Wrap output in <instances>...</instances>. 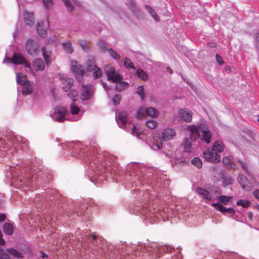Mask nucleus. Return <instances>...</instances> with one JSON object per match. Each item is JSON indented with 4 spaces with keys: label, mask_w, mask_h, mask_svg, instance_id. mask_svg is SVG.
Segmentation results:
<instances>
[{
    "label": "nucleus",
    "mask_w": 259,
    "mask_h": 259,
    "mask_svg": "<svg viewBox=\"0 0 259 259\" xmlns=\"http://www.w3.org/2000/svg\"><path fill=\"white\" fill-rule=\"evenodd\" d=\"M253 194L255 198H256L257 199H259V190L258 189H255L253 191Z\"/></svg>",
    "instance_id": "obj_52"
},
{
    "label": "nucleus",
    "mask_w": 259,
    "mask_h": 259,
    "mask_svg": "<svg viewBox=\"0 0 259 259\" xmlns=\"http://www.w3.org/2000/svg\"><path fill=\"white\" fill-rule=\"evenodd\" d=\"M87 70L93 72V77L95 79L100 78L102 75V71L101 69L91 61L87 63Z\"/></svg>",
    "instance_id": "obj_9"
},
{
    "label": "nucleus",
    "mask_w": 259,
    "mask_h": 259,
    "mask_svg": "<svg viewBox=\"0 0 259 259\" xmlns=\"http://www.w3.org/2000/svg\"><path fill=\"white\" fill-rule=\"evenodd\" d=\"M191 163L193 165L196 166L198 168L201 167L202 164L201 160L198 157L194 158L192 160Z\"/></svg>",
    "instance_id": "obj_40"
},
{
    "label": "nucleus",
    "mask_w": 259,
    "mask_h": 259,
    "mask_svg": "<svg viewBox=\"0 0 259 259\" xmlns=\"http://www.w3.org/2000/svg\"><path fill=\"white\" fill-rule=\"evenodd\" d=\"M217 200L219 202L213 203L211 205L213 206L217 210L223 212H228L232 214H234L235 212V210L232 208H227L223 206L221 204L224 205H228L231 203L233 200V197L231 196L222 195L217 197Z\"/></svg>",
    "instance_id": "obj_3"
},
{
    "label": "nucleus",
    "mask_w": 259,
    "mask_h": 259,
    "mask_svg": "<svg viewBox=\"0 0 259 259\" xmlns=\"http://www.w3.org/2000/svg\"><path fill=\"white\" fill-rule=\"evenodd\" d=\"M149 100L152 103H156L157 102L156 98L154 96H150L149 97Z\"/></svg>",
    "instance_id": "obj_53"
},
{
    "label": "nucleus",
    "mask_w": 259,
    "mask_h": 259,
    "mask_svg": "<svg viewBox=\"0 0 259 259\" xmlns=\"http://www.w3.org/2000/svg\"><path fill=\"white\" fill-rule=\"evenodd\" d=\"M178 115L179 117L183 121L186 122H190L192 121V112L187 109H181L178 111Z\"/></svg>",
    "instance_id": "obj_13"
},
{
    "label": "nucleus",
    "mask_w": 259,
    "mask_h": 259,
    "mask_svg": "<svg viewBox=\"0 0 259 259\" xmlns=\"http://www.w3.org/2000/svg\"><path fill=\"white\" fill-rule=\"evenodd\" d=\"M136 93L140 97L142 101H144L145 99V95L144 88L143 85H139L136 90Z\"/></svg>",
    "instance_id": "obj_28"
},
{
    "label": "nucleus",
    "mask_w": 259,
    "mask_h": 259,
    "mask_svg": "<svg viewBox=\"0 0 259 259\" xmlns=\"http://www.w3.org/2000/svg\"><path fill=\"white\" fill-rule=\"evenodd\" d=\"M242 136L246 141H250V140H253L254 138V134L249 130H245L243 132Z\"/></svg>",
    "instance_id": "obj_26"
},
{
    "label": "nucleus",
    "mask_w": 259,
    "mask_h": 259,
    "mask_svg": "<svg viewBox=\"0 0 259 259\" xmlns=\"http://www.w3.org/2000/svg\"><path fill=\"white\" fill-rule=\"evenodd\" d=\"M159 115L158 110L152 107H146L144 106L139 107L137 110L136 117L139 119L145 117L146 115L151 118H156Z\"/></svg>",
    "instance_id": "obj_4"
},
{
    "label": "nucleus",
    "mask_w": 259,
    "mask_h": 259,
    "mask_svg": "<svg viewBox=\"0 0 259 259\" xmlns=\"http://www.w3.org/2000/svg\"><path fill=\"white\" fill-rule=\"evenodd\" d=\"M224 145L220 141H215L213 143L211 149L217 153L220 154V153L223 152L224 150Z\"/></svg>",
    "instance_id": "obj_18"
},
{
    "label": "nucleus",
    "mask_w": 259,
    "mask_h": 259,
    "mask_svg": "<svg viewBox=\"0 0 259 259\" xmlns=\"http://www.w3.org/2000/svg\"><path fill=\"white\" fill-rule=\"evenodd\" d=\"M16 80L18 83L22 85H24L28 82L26 75L21 73L16 72Z\"/></svg>",
    "instance_id": "obj_22"
},
{
    "label": "nucleus",
    "mask_w": 259,
    "mask_h": 259,
    "mask_svg": "<svg viewBox=\"0 0 259 259\" xmlns=\"http://www.w3.org/2000/svg\"><path fill=\"white\" fill-rule=\"evenodd\" d=\"M238 182L244 191H250L253 189V186L252 183L248 181L246 177L242 175L238 176Z\"/></svg>",
    "instance_id": "obj_12"
},
{
    "label": "nucleus",
    "mask_w": 259,
    "mask_h": 259,
    "mask_svg": "<svg viewBox=\"0 0 259 259\" xmlns=\"http://www.w3.org/2000/svg\"><path fill=\"white\" fill-rule=\"evenodd\" d=\"M124 66L126 67V68H134V69H135V68L134 67V66H133V63L132 62V61H131L130 59H129L128 58H125V60H124Z\"/></svg>",
    "instance_id": "obj_43"
},
{
    "label": "nucleus",
    "mask_w": 259,
    "mask_h": 259,
    "mask_svg": "<svg viewBox=\"0 0 259 259\" xmlns=\"http://www.w3.org/2000/svg\"><path fill=\"white\" fill-rule=\"evenodd\" d=\"M118 118L122 124H124L127 120V113L125 111L119 112Z\"/></svg>",
    "instance_id": "obj_36"
},
{
    "label": "nucleus",
    "mask_w": 259,
    "mask_h": 259,
    "mask_svg": "<svg viewBox=\"0 0 259 259\" xmlns=\"http://www.w3.org/2000/svg\"><path fill=\"white\" fill-rule=\"evenodd\" d=\"M46 257V255L44 253H42V257Z\"/></svg>",
    "instance_id": "obj_60"
},
{
    "label": "nucleus",
    "mask_w": 259,
    "mask_h": 259,
    "mask_svg": "<svg viewBox=\"0 0 259 259\" xmlns=\"http://www.w3.org/2000/svg\"><path fill=\"white\" fill-rule=\"evenodd\" d=\"M5 217H6V216L5 214H0V222H2V221H4Z\"/></svg>",
    "instance_id": "obj_54"
},
{
    "label": "nucleus",
    "mask_w": 259,
    "mask_h": 259,
    "mask_svg": "<svg viewBox=\"0 0 259 259\" xmlns=\"http://www.w3.org/2000/svg\"><path fill=\"white\" fill-rule=\"evenodd\" d=\"M150 146L152 149L154 150H160L162 148V144L161 141H157L155 143H153Z\"/></svg>",
    "instance_id": "obj_41"
},
{
    "label": "nucleus",
    "mask_w": 259,
    "mask_h": 259,
    "mask_svg": "<svg viewBox=\"0 0 259 259\" xmlns=\"http://www.w3.org/2000/svg\"><path fill=\"white\" fill-rule=\"evenodd\" d=\"M247 215L250 220H252L253 217V213L251 212H249Z\"/></svg>",
    "instance_id": "obj_55"
},
{
    "label": "nucleus",
    "mask_w": 259,
    "mask_h": 259,
    "mask_svg": "<svg viewBox=\"0 0 259 259\" xmlns=\"http://www.w3.org/2000/svg\"><path fill=\"white\" fill-rule=\"evenodd\" d=\"M70 66L71 70L73 72L76 74L83 75L84 74V70L83 66L79 64L76 60H72L70 61Z\"/></svg>",
    "instance_id": "obj_15"
},
{
    "label": "nucleus",
    "mask_w": 259,
    "mask_h": 259,
    "mask_svg": "<svg viewBox=\"0 0 259 259\" xmlns=\"http://www.w3.org/2000/svg\"><path fill=\"white\" fill-rule=\"evenodd\" d=\"M64 50L68 54H71L73 52L71 44L69 42H66L62 44Z\"/></svg>",
    "instance_id": "obj_31"
},
{
    "label": "nucleus",
    "mask_w": 259,
    "mask_h": 259,
    "mask_svg": "<svg viewBox=\"0 0 259 259\" xmlns=\"http://www.w3.org/2000/svg\"><path fill=\"white\" fill-rule=\"evenodd\" d=\"M78 43L83 50L86 51L88 50V45L85 41L80 40L78 41Z\"/></svg>",
    "instance_id": "obj_46"
},
{
    "label": "nucleus",
    "mask_w": 259,
    "mask_h": 259,
    "mask_svg": "<svg viewBox=\"0 0 259 259\" xmlns=\"http://www.w3.org/2000/svg\"><path fill=\"white\" fill-rule=\"evenodd\" d=\"M104 69L107 75V80L116 83L115 87L116 90H121L127 87L128 84L121 81L122 76L118 71L115 70L114 67L110 64H106L105 65Z\"/></svg>",
    "instance_id": "obj_2"
},
{
    "label": "nucleus",
    "mask_w": 259,
    "mask_h": 259,
    "mask_svg": "<svg viewBox=\"0 0 259 259\" xmlns=\"http://www.w3.org/2000/svg\"><path fill=\"white\" fill-rule=\"evenodd\" d=\"M176 136L175 129L171 127H166L164 129L161 134V139L164 141H168L174 139Z\"/></svg>",
    "instance_id": "obj_10"
},
{
    "label": "nucleus",
    "mask_w": 259,
    "mask_h": 259,
    "mask_svg": "<svg viewBox=\"0 0 259 259\" xmlns=\"http://www.w3.org/2000/svg\"><path fill=\"white\" fill-rule=\"evenodd\" d=\"M32 66L36 71L43 70L45 68L44 63L41 59H36L34 60Z\"/></svg>",
    "instance_id": "obj_19"
},
{
    "label": "nucleus",
    "mask_w": 259,
    "mask_h": 259,
    "mask_svg": "<svg viewBox=\"0 0 259 259\" xmlns=\"http://www.w3.org/2000/svg\"><path fill=\"white\" fill-rule=\"evenodd\" d=\"M70 113L72 115L78 114L80 110L78 107L76 105L75 102H72L70 105Z\"/></svg>",
    "instance_id": "obj_29"
},
{
    "label": "nucleus",
    "mask_w": 259,
    "mask_h": 259,
    "mask_svg": "<svg viewBox=\"0 0 259 259\" xmlns=\"http://www.w3.org/2000/svg\"><path fill=\"white\" fill-rule=\"evenodd\" d=\"M62 1L65 5L67 10L69 12H72L73 10V8L70 2L68 0H62Z\"/></svg>",
    "instance_id": "obj_44"
},
{
    "label": "nucleus",
    "mask_w": 259,
    "mask_h": 259,
    "mask_svg": "<svg viewBox=\"0 0 259 259\" xmlns=\"http://www.w3.org/2000/svg\"><path fill=\"white\" fill-rule=\"evenodd\" d=\"M182 144L186 151L189 152L190 150L191 147V143L188 138L185 139Z\"/></svg>",
    "instance_id": "obj_33"
},
{
    "label": "nucleus",
    "mask_w": 259,
    "mask_h": 259,
    "mask_svg": "<svg viewBox=\"0 0 259 259\" xmlns=\"http://www.w3.org/2000/svg\"><path fill=\"white\" fill-rule=\"evenodd\" d=\"M68 111L66 107H56L54 109V113L51 115L52 118L59 122H62L66 119V116Z\"/></svg>",
    "instance_id": "obj_7"
},
{
    "label": "nucleus",
    "mask_w": 259,
    "mask_h": 259,
    "mask_svg": "<svg viewBox=\"0 0 259 259\" xmlns=\"http://www.w3.org/2000/svg\"><path fill=\"white\" fill-rule=\"evenodd\" d=\"M43 4L45 7L49 8L53 6V1L52 0H43Z\"/></svg>",
    "instance_id": "obj_47"
},
{
    "label": "nucleus",
    "mask_w": 259,
    "mask_h": 259,
    "mask_svg": "<svg viewBox=\"0 0 259 259\" xmlns=\"http://www.w3.org/2000/svg\"><path fill=\"white\" fill-rule=\"evenodd\" d=\"M255 208H256L257 209H258L259 210V205L257 204V205H255Z\"/></svg>",
    "instance_id": "obj_58"
},
{
    "label": "nucleus",
    "mask_w": 259,
    "mask_h": 259,
    "mask_svg": "<svg viewBox=\"0 0 259 259\" xmlns=\"http://www.w3.org/2000/svg\"><path fill=\"white\" fill-rule=\"evenodd\" d=\"M0 259H11L10 256L0 246Z\"/></svg>",
    "instance_id": "obj_42"
},
{
    "label": "nucleus",
    "mask_w": 259,
    "mask_h": 259,
    "mask_svg": "<svg viewBox=\"0 0 259 259\" xmlns=\"http://www.w3.org/2000/svg\"><path fill=\"white\" fill-rule=\"evenodd\" d=\"M196 192L199 196L205 199L210 200L211 198L209 192L205 189L198 188L196 190Z\"/></svg>",
    "instance_id": "obj_21"
},
{
    "label": "nucleus",
    "mask_w": 259,
    "mask_h": 259,
    "mask_svg": "<svg viewBox=\"0 0 259 259\" xmlns=\"http://www.w3.org/2000/svg\"><path fill=\"white\" fill-rule=\"evenodd\" d=\"M62 79L63 83L64 84L63 88L65 91H67L72 85L73 83V79L71 78L66 77Z\"/></svg>",
    "instance_id": "obj_23"
},
{
    "label": "nucleus",
    "mask_w": 259,
    "mask_h": 259,
    "mask_svg": "<svg viewBox=\"0 0 259 259\" xmlns=\"http://www.w3.org/2000/svg\"><path fill=\"white\" fill-rule=\"evenodd\" d=\"M136 73L138 77L143 81L147 80L148 78L147 74L141 69H138Z\"/></svg>",
    "instance_id": "obj_27"
},
{
    "label": "nucleus",
    "mask_w": 259,
    "mask_h": 259,
    "mask_svg": "<svg viewBox=\"0 0 259 259\" xmlns=\"http://www.w3.org/2000/svg\"><path fill=\"white\" fill-rule=\"evenodd\" d=\"M112 101L115 105H118L120 102V97L118 95H116L113 97Z\"/></svg>",
    "instance_id": "obj_48"
},
{
    "label": "nucleus",
    "mask_w": 259,
    "mask_h": 259,
    "mask_svg": "<svg viewBox=\"0 0 259 259\" xmlns=\"http://www.w3.org/2000/svg\"><path fill=\"white\" fill-rule=\"evenodd\" d=\"M3 230L5 234L11 235L13 233V226L10 223H5L3 226Z\"/></svg>",
    "instance_id": "obj_24"
},
{
    "label": "nucleus",
    "mask_w": 259,
    "mask_h": 259,
    "mask_svg": "<svg viewBox=\"0 0 259 259\" xmlns=\"http://www.w3.org/2000/svg\"><path fill=\"white\" fill-rule=\"evenodd\" d=\"M22 93L24 95L30 94L33 89V83L32 82H27V83L23 85Z\"/></svg>",
    "instance_id": "obj_20"
},
{
    "label": "nucleus",
    "mask_w": 259,
    "mask_h": 259,
    "mask_svg": "<svg viewBox=\"0 0 259 259\" xmlns=\"http://www.w3.org/2000/svg\"><path fill=\"white\" fill-rule=\"evenodd\" d=\"M145 8L148 12L151 15V16L153 18L155 21L158 22L159 21V19L158 16L156 14L155 11L149 6H145Z\"/></svg>",
    "instance_id": "obj_30"
},
{
    "label": "nucleus",
    "mask_w": 259,
    "mask_h": 259,
    "mask_svg": "<svg viewBox=\"0 0 259 259\" xmlns=\"http://www.w3.org/2000/svg\"><path fill=\"white\" fill-rule=\"evenodd\" d=\"M172 70H170V74H171V73H172Z\"/></svg>",
    "instance_id": "obj_61"
},
{
    "label": "nucleus",
    "mask_w": 259,
    "mask_h": 259,
    "mask_svg": "<svg viewBox=\"0 0 259 259\" xmlns=\"http://www.w3.org/2000/svg\"><path fill=\"white\" fill-rule=\"evenodd\" d=\"M42 55H43V56H44V59H45L46 64L47 65L50 64L51 63V59H50L49 56L47 55V54H46L44 48H42Z\"/></svg>",
    "instance_id": "obj_45"
},
{
    "label": "nucleus",
    "mask_w": 259,
    "mask_h": 259,
    "mask_svg": "<svg viewBox=\"0 0 259 259\" xmlns=\"http://www.w3.org/2000/svg\"><path fill=\"white\" fill-rule=\"evenodd\" d=\"M216 60L219 64L223 65L224 64L222 57L218 54L216 55Z\"/></svg>",
    "instance_id": "obj_51"
},
{
    "label": "nucleus",
    "mask_w": 259,
    "mask_h": 259,
    "mask_svg": "<svg viewBox=\"0 0 259 259\" xmlns=\"http://www.w3.org/2000/svg\"><path fill=\"white\" fill-rule=\"evenodd\" d=\"M238 162L242 166V168L246 171V172L249 175L248 169L247 168L246 163L241 160H238Z\"/></svg>",
    "instance_id": "obj_49"
},
{
    "label": "nucleus",
    "mask_w": 259,
    "mask_h": 259,
    "mask_svg": "<svg viewBox=\"0 0 259 259\" xmlns=\"http://www.w3.org/2000/svg\"><path fill=\"white\" fill-rule=\"evenodd\" d=\"M205 159L208 162L217 163L221 161V155L213 151L211 148L207 149L203 152Z\"/></svg>",
    "instance_id": "obj_8"
},
{
    "label": "nucleus",
    "mask_w": 259,
    "mask_h": 259,
    "mask_svg": "<svg viewBox=\"0 0 259 259\" xmlns=\"http://www.w3.org/2000/svg\"><path fill=\"white\" fill-rule=\"evenodd\" d=\"M223 163L226 166H230L233 168H235L233 166V162H232V159L230 156L224 157L223 159Z\"/></svg>",
    "instance_id": "obj_35"
},
{
    "label": "nucleus",
    "mask_w": 259,
    "mask_h": 259,
    "mask_svg": "<svg viewBox=\"0 0 259 259\" xmlns=\"http://www.w3.org/2000/svg\"><path fill=\"white\" fill-rule=\"evenodd\" d=\"M69 97L72 99V102H75L78 99V93L75 90H71L68 94Z\"/></svg>",
    "instance_id": "obj_37"
},
{
    "label": "nucleus",
    "mask_w": 259,
    "mask_h": 259,
    "mask_svg": "<svg viewBox=\"0 0 259 259\" xmlns=\"http://www.w3.org/2000/svg\"><path fill=\"white\" fill-rule=\"evenodd\" d=\"M7 252L18 259L23 257L22 253L14 248H8L7 249Z\"/></svg>",
    "instance_id": "obj_25"
},
{
    "label": "nucleus",
    "mask_w": 259,
    "mask_h": 259,
    "mask_svg": "<svg viewBox=\"0 0 259 259\" xmlns=\"http://www.w3.org/2000/svg\"><path fill=\"white\" fill-rule=\"evenodd\" d=\"M143 132L139 129L137 128L135 126H134L132 131V134L136 136L139 139H142Z\"/></svg>",
    "instance_id": "obj_34"
},
{
    "label": "nucleus",
    "mask_w": 259,
    "mask_h": 259,
    "mask_svg": "<svg viewBox=\"0 0 259 259\" xmlns=\"http://www.w3.org/2000/svg\"><path fill=\"white\" fill-rule=\"evenodd\" d=\"M211 170L213 172L212 175L214 176V181H219L221 178L222 177L224 186H226L233 183V180L230 176L226 175L222 176L218 166H212L211 168Z\"/></svg>",
    "instance_id": "obj_6"
},
{
    "label": "nucleus",
    "mask_w": 259,
    "mask_h": 259,
    "mask_svg": "<svg viewBox=\"0 0 259 259\" xmlns=\"http://www.w3.org/2000/svg\"><path fill=\"white\" fill-rule=\"evenodd\" d=\"M49 27V22L38 23L36 29L38 33L41 37H45L47 33V30Z\"/></svg>",
    "instance_id": "obj_16"
},
{
    "label": "nucleus",
    "mask_w": 259,
    "mask_h": 259,
    "mask_svg": "<svg viewBox=\"0 0 259 259\" xmlns=\"http://www.w3.org/2000/svg\"><path fill=\"white\" fill-rule=\"evenodd\" d=\"M103 86L104 88L107 91V87L105 84V83H103Z\"/></svg>",
    "instance_id": "obj_56"
},
{
    "label": "nucleus",
    "mask_w": 259,
    "mask_h": 259,
    "mask_svg": "<svg viewBox=\"0 0 259 259\" xmlns=\"http://www.w3.org/2000/svg\"><path fill=\"white\" fill-rule=\"evenodd\" d=\"M24 20L25 23L28 25H31L33 24L34 22V18L33 13L26 11H24Z\"/></svg>",
    "instance_id": "obj_17"
},
{
    "label": "nucleus",
    "mask_w": 259,
    "mask_h": 259,
    "mask_svg": "<svg viewBox=\"0 0 259 259\" xmlns=\"http://www.w3.org/2000/svg\"><path fill=\"white\" fill-rule=\"evenodd\" d=\"M93 95V88L92 85H86L83 86L81 93V99L82 100H89Z\"/></svg>",
    "instance_id": "obj_14"
},
{
    "label": "nucleus",
    "mask_w": 259,
    "mask_h": 259,
    "mask_svg": "<svg viewBox=\"0 0 259 259\" xmlns=\"http://www.w3.org/2000/svg\"><path fill=\"white\" fill-rule=\"evenodd\" d=\"M255 183L256 185V186L259 187V182H258L256 180H255Z\"/></svg>",
    "instance_id": "obj_57"
},
{
    "label": "nucleus",
    "mask_w": 259,
    "mask_h": 259,
    "mask_svg": "<svg viewBox=\"0 0 259 259\" xmlns=\"http://www.w3.org/2000/svg\"><path fill=\"white\" fill-rule=\"evenodd\" d=\"M250 202L246 199H240L237 201L236 204L237 205L241 206L243 208H247L250 205Z\"/></svg>",
    "instance_id": "obj_32"
},
{
    "label": "nucleus",
    "mask_w": 259,
    "mask_h": 259,
    "mask_svg": "<svg viewBox=\"0 0 259 259\" xmlns=\"http://www.w3.org/2000/svg\"><path fill=\"white\" fill-rule=\"evenodd\" d=\"M188 130L190 132L191 140L195 141L200 137L202 141L209 143L211 137V134L207 126L203 123L189 126Z\"/></svg>",
    "instance_id": "obj_1"
},
{
    "label": "nucleus",
    "mask_w": 259,
    "mask_h": 259,
    "mask_svg": "<svg viewBox=\"0 0 259 259\" xmlns=\"http://www.w3.org/2000/svg\"><path fill=\"white\" fill-rule=\"evenodd\" d=\"M26 49L30 55H35L39 52L38 44L32 40H28L26 43Z\"/></svg>",
    "instance_id": "obj_11"
},
{
    "label": "nucleus",
    "mask_w": 259,
    "mask_h": 259,
    "mask_svg": "<svg viewBox=\"0 0 259 259\" xmlns=\"http://www.w3.org/2000/svg\"><path fill=\"white\" fill-rule=\"evenodd\" d=\"M98 45L100 50L102 51H105L106 49V45L104 42L100 41L98 42Z\"/></svg>",
    "instance_id": "obj_50"
},
{
    "label": "nucleus",
    "mask_w": 259,
    "mask_h": 259,
    "mask_svg": "<svg viewBox=\"0 0 259 259\" xmlns=\"http://www.w3.org/2000/svg\"><path fill=\"white\" fill-rule=\"evenodd\" d=\"M4 62L12 63L15 64H21L26 67L30 71H31L30 64L20 54L14 53L11 59L8 58L7 60H5Z\"/></svg>",
    "instance_id": "obj_5"
},
{
    "label": "nucleus",
    "mask_w": 259,
    "mask_h": 259,
    "mask_svg": "<svg viewBox=\"0 0 259 259\" xmlns=\"http://www.w3.org/2000/svg\"><path fill=\"white\" fill-rule=\"evenodd\" d=\"M146 126L150 129H154L157 126V122L156 121L153 119H149L146 122Z\"/></svg>",
    "instance_id": "obj_38"
},
{
    "label": "nucleus",
    "mask_w": 259,
    "mask_h": 259,
    "mask_svg": "<svg viewBox=\"0 0 259 259\" xmlns=\"http://www.w3.org/2000/svg\"><path fill=\"white\" fill-rule=\"evenodd\" d=\"M92 237H93V239H95L96 238V235H94L92 236Z\"/></svg>",
    "instance_id": "obj_59"
},
{
    "label": "nucleus",
    "mask_w": 259,
    "mask_h": 259,
    "mask_svg": "<svg viewBox=\"0 0 259 259\" xmlns=\"http://www.w3.org/2000/svg\"><path fill=\"white\" fill-rule=\"evenodd\" d=\"M108 51L111 57L114 58L115 60H119L120 59V56L112 48L109 49Z\"/></svg>",
    "instance_id": "obj_39"
}]
</instances>
